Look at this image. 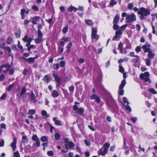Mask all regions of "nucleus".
Returning <instances> with one entry per match:
<instances>
[{"label": "nucleus", "mask_w": 157, "mask_h": 157, "mask_svg": "<svg viewBox=\"0 0 157 157\" xmlns=\"http://www.w3.org/2000/svg\"><path fill=\"white\" fill-rule=\"evenodd\" d=\"M137 13L140 15V18L142 20L146 18V17L150 14V11L148 9L144 7H141L140 8Z\"/></svg>", "instance_id": "1"}, {"label": "nucleus", "mask_w": 157, "mask_h": 157, "mask_svg": "<svg viewBox=\"0 0 157 157\" xmlns=\"http://www.w3.org/2000/svg\"><path fill=\"white\" fill-rule=\"evenodd\" d=\"M126 20L128 23L135 21L136 20V16L133 13L127 14L126 17Z\"/></svg>", "instance_id": "2"}, {"label": "nucleus", "mask_w": 157, "mask_h": 157, "mask_svg": "<svg viewBox=\"0 0 157 157\" xmlns=\"http://www.w3.org/2000/svg\"><path fill=\"white\" fill-rule=\"evenodd\" d=\"M126 83L125 79H123L121 82V84L119 87L118 90L119 94L120 95H122L124 94V90L123 88Z\"/></svg>", "instance_id": "3"}, {"label": "nucleus", "mask_w": 157, "mask_h": 157, "mask_svg": "<svg viewBox=\"0 0 157 157\" xmlns=\"http://www.w3.org/2000/svg\"><path fill=\"white\" fill-rule=\"evenodd\" d=\"M97 33V29L94 28H93L91 35V38L92 41H93L94 39L98 40L99 39V36Z\"/></svg>", "instance_id": "4"}, {"label": "nucleus", "mask_w": 157, "mask_h": 157, "mask_svg": "<svg viewBox=\"0 0 157 157\" xmlns=\"http://www.w3.org/2000/svg\"><path fill=\"white\" fill-rule=\"evenodd\" d=\"M65 145L67 151H68L69 149H71L75 146L74 144L72 141H70L68 144H65Z\"/></svg>", "instance_id": "5"}, {"label": "nucleus", "mask_w": 157, "mask_h": 157, "mask_svg": "<svg viewBox=\"0 0 157 157\" xmlns=\"http://www.w3.org/2000/svg\"><path fill=\"white\" fill-rule=\"evenodd\" d=\"M151 46V45L148 44L147 43H146V44L143 46L142 47V48L144 50V52H148L151 51V49L150 48V47Z\"/></svg>", "instance_id": "6"}, {"label": "nucleus", "mask_w": 157, "mask_h": 157, "mask_svg": "<svg viewBox=\"0 0 157 157\" xmlns=\"http://www.w3.org/2000/svg\"><path fill=\"white\" fill-rule=\"evenodd\" d=\"M16 144L17 138L16 137H15L13 139V141L11 143V147L14 151H15L16 147Z\"/></svg>", "instance_id": "7"}, {"label": "nucleus", "mask_w": 157, "mask_h": 157, "mask_svg": "<svg viewBox=\"0 0 157 157\" xmlns=\"http://www.w3.org/2000/svg\"><path fill=\"white\" fill-rule=\"evenodd\" d=\"M149 76L148 72H146L144 74H141L140 75V78L141 80H143L144 78L148 77Z\"/></svg>", "instance_id": "8"}, {"label": "nucleus", "mask_w": 157, "mask_h": 157, "mask_svg": "<svg viewBox=\"0 0 157 157\" xmlns=\"http://www.w3.org/2000/svg\"><path fill=\"white\" fill-rule=\"evenodd\" d=\"M36 58H29L28 59L24 58V60L26 62H28L30 64L33 63L35 61Z\"/></svg>", "instance_id": "9"}, {"label": "nucleus", "mask_w": 157, "mask_h": 157, "mask_svg": "<svg viewBox=\"0 0 157 157\" xmlns=\"http://www.w3.org/2000/svg\"><path fill=\"white\" fill-rule=\"evenodd\" d=\"M53 76L55 78V81L57 82L58 84L59 85L60 84V78L58 76L56 73L53 74Z\"/></svg>", "instance_id": "10"}, {"label": "nucleus", "mask_w": 157, "mask_h": 157, "mask_svg": "<svg viewBox=\"0 0 157 157\" xmlns=\"http://www.w3.org/2000/svg\"><path fill=\"white\" fill-rule=\"evenodd\" d=\"M108 151L103 149L102 150V148L100 149L98 151V154L99 155H100L102 156H104L105 155Z\"/></svg>", "instance_id": "11"}, {"label": "nucleus", "mask_w": 157, "mask_h": 157, "mask_svg": "<svg viewBox=\"0 0 157 157\" xmlns=\"http://www.w3.org/2000/svg\"><path fill=\"white\" fill-rule=\"evenodd\" d=\"M11 64H12V63L11 64V65H9L8 63H6L4 65H2L0 67V73H1V72H2V69L3 68L8 67V68H10L11 67Z\"/></svg>", "instance_id": "12"}, {"label": "nucleus", "mask_w": 157, "mask_h": 157, "mask_svg": "<svg viewBox=\"0 0 157 157\" xmlns=\"http://www.w3.org/2000/svg\"><path fill=\"white\" fill-rule=\"evenodd\" d=\"M53 119L56 124L60 126L62 125L63 122L61 121L57 120V118H53Z\"/></svg>", "instance_id": "13"}, {"label": "nucleus", "mask_w": 157, "mask_h": 157, "mask_svg": "<svg viewBox=\"0 0 157 157\" xmlns=\"http://www.w3.org/2000/svg\"><path fill=\"white\" fill-rule=\"evenodd\" d=\"M118 49L120 50V52L122 54L123 53V43L122 42H120L118 44Z\"/></svg>", "instance_id": "14"}, {"label": "nucleus", "mask_w": 157, "mask_h": 157, "mask_svg": "<svg viewBox=\"0 0 157 157\" xmlns=\"http://www.w3.org/2000/svg\"><path fill=\"white\" fill-rule=\"evenodd\" d=\"M119 16L117 15L114 17L113 22V24H117L119 19Z\"/></svg>", "instance_id": "15"}, {"label": "nucleus", "mask_w": 157, "mask_h": 157, "mask_svg": "<svg viewBox=\"0 0 157 157\" xmlns=\"http://www.w3.org/2000/svg\"><path fill=\"white\" fill-rule=\"evenodd\" d=\"M30 97L31 100L34 101V102H36L37 100L36 99V97L33 91H31Z\"/></svg>", "instance_id": "16"}, {"label": "nucleus", "mask_w": 157, "mask_h": 157, "mask_svg": "<svg viewBox=\"0 0 157 157\" xmlns=\"http://www.w3.org/2000/svg\"><path fill=\"white\" fill-rule=\"evenodd\" d=\"M26 10L24 9H21V18L24 19L25 18V13Z\"/></svg>", "instance_id": "17"}, {"label": "nucleus", "mask_w": 157, "mask_h": 157, "mask_svg": "<svg viewBox=\"0 0 157 157\" xmlns=\"http://www.w3.org/2000/svg\"><path fill=\"white\" fill-rule=\"evenodd\" d=\"M155 56V54L152 53L151 51H150L148 52V56L149 58L151 59H153Z\"/></svg>", "instance_id": "18"}, {"label": "nucleus", "mask_w": 157, "mask_h": 157, "mask_svg": "<svg viewBox=\"0 0 157 157\" xmlns=\"http://www.w3.org/2000/svg\"><path fill=\"white\" fill-rule=\"evenodd\" d=\"M52 95L54 98L57 97L59 96V93L56 90H54L52 93Z\"/></svg>", "instance_id": "19"}, {"label": "nucleus", "mask_w": 157, "mask_h": 157, "mask_svg": "<svg viewBox=\"0 0 157 157\" xmlns=\"http://www.w3.org/2000/svg\"><path fill=\"white\" fill-rule=\"evenodd\" d=\"M110 146V144L109 143H106L103 146V148L104 149L108 151V149Z\"/></svg>", "instance_id": "20"}, {"label": "nucleus", "mask_w": 157, "mask_h": 157, "mask_svg": "<svg viewBox=\"0 0 157 157\" xmlns=\"http://www.w3.org/2000/svg\"><path fill=\"white\" fill-rule=\"evenodd\" d=\"M26 89L25 87H22V90H21V92L20 94V96L21 97H22L23 95H24L25 94L26 92ZM23 97H24V96H23Z\"/></svg>", "instance_id": "21"}, {"label": "nucleus", "mask_w": 157, "mask_h": 157, "mask_svg": "<svg viewBox=\"0 0 157 157\" xmlns=\"http://www.w3.org/2000/svg\"><path fill=\"white\" fill-rule=\"evenodd\" d=\"M117 2L115 0H110L109 3V6L111 7H113L114 5L117 4Z\"/></svg>", "instance_id": "22"}, {"label": "nucleus", "mask_w": 157, "mask_h": 157, "mask_svg": "<svg viewBox=\"0 0 157 157\" xmlns=\"http://www.w3.org/2000/svg\"><path fill=\"white\" fill-rule=\"evenodd\" d=\"M14 85L15 84L14 83H13L11 85H10L8 87L6 88V91H10L11 89L14 86Z\"/></svg>", "instance_id": "23"}, {"label": "nucleus", "mask_w": 157, "mask_h": 157, "mask_svg": "<svg viewBox=\"0 0 157 157\" xmlns=\"http://www.w3.org/2000/svg\"><path fill=\"white\" fill-rule=\"evenodd\" d=\"M42 38L38 37L35 39V42L36 44H39L42 41Z\"/></svg>", "instance_id": "24"}, {"label": "nucleus", "mask_w": 157, "mask_h": 157, "mask_svg": "<svg viewBox=\"0 0 157 157\" xmlns=\"http://www.w3.org/2000/svg\"><path fill=\"white\" fill-rule=\"evenodd\" d=\"M84 111V110L81 108H78L77 110V112L80 115H82Z\"/></svg>", "instance_id": "25"}, {"label": "nucleus", "mask_w": 157, "mask_h": 157, "mask_svg": "<svg viewBox=\"0 0 157 157\" xmlns=\"http://www.w3.org/2000/svg\"><path fill=\"white\" fill-rule=\"evenodd\" d=\"M28 141V139L26 136H23L22 137V142L23 143H26Z\"/></svg>", "instance_id": "26"}, {"label": "nucleus", "mask_w": 157, "mask_h": 157, "mask_svg": "<svg viewBox=\"0 0 157 157\" xmlns=\"http://www.w3.org/2000/svg\"><path fill=\"white\" fill-rule=\"evenodd\" d=\"M85 22L87 25H92L93 24L92 21L89 19L85 20Z\"/></svg>", "instance_id": "27"}, {"label": "nucleus", "mask_w": 157, "mask_h": 157, "mask_svg": "<svg viewBox=\"0 0 157 157\" xmlns=\"http://www.w3.org/2000/svg\"><path fill=\"white\" fill-rule=\"evenodd\" d=\"M40 140L42 142H45L48 141V138L46 136H42L40 138Z\"/></svg>", "instance_id": "28"}, {"label": "nucleus", "mask_w": 157, "mask_h": 157, "mask_svg": "<svg viewBox=\"0 0 157 157\" xmlns=\"http://www.w3.org/2000/svg\"><path fill=\"white\" fill-rule=\"evenodd\" d=\"M62 39L65 42H67L71 40V38L69 37H63L62 38Z\"/></svg>", "instance_id": "29"}, {"label": "nucleus", "mask_w": 157, "mask_h": 157, "mask_svg": "<svg viewBox=\"0 0 157 157\" xmlns=\"http://www.w3.org/2000/svg\"><path fill=\"white\" fill-rule=\"evenodd\" d=\"M148 91L154 94H157L156 91L153 89L150 88L148 89Z\"/></svg>", "instance_id": "30"}, {"label": "nucleus", "mask_w": 157, "mask_h": 157, "mask_svg": "<svg viewBox=\"0 0 157 157\" xmlns=\"http://www.w3.org/2000/svg\"><path fill=\"white\" fill-rule=\"evenodd\" d=\"M41 114L44 116H46L47 117H50L49 115H47V112L45 110H43L41 112Z\"/></svg>", "instance_id": "31"}, {"label": "nucleus", "mask_w": 157, "mask_h": 157, "mask_svg": "<svg viewBox=\"0 0 157 157\" xmlns=\"http://www.w3.org/2000/svg\"><path fill=\"white\" fill-rule=\"evenodd\" d=\"M39 138L37 136L36 134L33 135L32 137V140L33 141H36L37 140V139Z\"/></svg>", "instance_id": "32"}, {"label": "nucleus", "mask_w": 157, "mask_h": 157, "mask_svg": "<svg viewBox=\"0 0 157 157\" xmlns=\"http://www.w3.org/2000/svg\"><path fill=\"white\" fill-rule=\"evenodd\" d=\"M150 61V59L148 58L146 59H145V63L147 66H149L151 65Z\"/></svg>", "instance_id": "33"}, {"label": "nucleus", "mask_w": 157, "mask_h": 157, "mask_svg": "<svg viewBox=\"0 0 157 157\" xmlns=\"http://www.w3.org/2000/svg\"><path fill=\"white\" fill-rule=\"evenodd\" d=\"M12 39L11 38L9 37L7 38V43L8 44H10L12 41Z\"/></svg>", "instance_id": "34"}, {"label": "nucleus", "mask_w": 157, "mask_h": 157, "mask_svg": "<svg viewBox=\"0 0 157 157\" xmlns=\"http://www.w3.org/2000/svg\"><path fill=\"white\" fill-rule=\"evenodd\" d=\"M38 37H41L42 38V36H43L42 33L41 31L38 29Z\"/></svg>", "instance_id": "35"}, {"label": "nucleus", "mask_w": 157, "mask_h": 157, "mask_svg": "<svg viewBox=\"0 0 157 157\" xmlns=\"http://www.w3.org/2000/svg\"><path fill=\"white\" fill-rule=\"evenodd\" d=\"M13 157H20V154L18 151L14 153Z\"/></svg>", "instance_id": "36"}, {"label": "nucleus", "mask_w": 157, "mask_h": 157, "mask_svg": "<svg viewBox=\"0 0 157 157\" xmlns=\"http://www.w3.org/2000/svg\"><path fill=\"white\" fill-rule=\"evenodd\" d=\"M127 24H125L124 25L122 26L120 28V30L121 31H123L125 28L127 27Z\"/></svg>", "instance_id": "37"}, {"label": "nucleus", "mask_w": 157, "mask_h": 157, "mask_svg": "<svg viewBox=\"0 0 157 157\" xmlns=\"http://www.w3.org/2000/svg\"><path fill=\"white\" fill-rule=\"evenodd\" d=\"M143 80H144L145 82H148L149 83H150L151 82V80L149 77L144 78Z\"/></svg>", "instance_id": "38"}, {"label": "nucleus", "mask_w": 157, "mask_h": 157, "mask_svg": "<svg viewBox=\"0 0 157 157\" xmlns=\"http://www.w3.org/2000/svg\"><path fill=\"white\" fill-rule=\"evenodd\" d=\"M53 69H58L59 67V65L58 63L54 64L53 65Z\"/></svg>", "instance_id": "39"}, {"label": "nucleus", "mask_w": 157, "mask_h": 157, "mask_svg": "<svg viewBox=\"0 0 157 157\" xmlns=\"http://www.w3.org/2000/svg\"><path fill=\"white\" fill-rule=\"evenodd\" d=\"M6 97V94H3L0 97V100H5Z\"/></svg>", "instance_id": "40"}, {"label": "nucleus", "mask_w": 157, "mask_h": 157, "mask_svg": "<svg viewBox=\"0 0 157 157\" xmlns=\"http://www.w3.org/2000/svg\"><path fill=\"white\" fill-rule=\"evenodd\" d=\"M4 145V141L3 139H1L0 141V147H3Z\"/></svg>", "instance_id": "41"}, {"label": "nucleus", "mask_w": 157, "mask_h": 157, "mask_svg": "<svg viewBox=\"0 0 157 157\" xmlns=\"http://www.w3.org/2000/svg\"><path fill=\"white\" fill-rule=\"evenodd\" d=\"M47 155L50 156H52L53 155L54 153L52 151H49L47 152Z\"/></svg>", "instance_id": "42"}, {"label": "nucleus", "mask_w": 157, "mask_h": 157, "mask_svg": "<svg viewBox=\"0 0 157 157\" xmlns=\"http://www.w3.org/2000/svg\"><path fill=\"white\" fill-rule=\"evenodd\" d=\"M40 17L38 16H36L32 18V20L36 21H39V20Z\"/></svg>", "instance_id": "43"}, {"label": "nucleus", "mask_w": 157, "mask_h": 157, "mask_svg": "<svg viewBox=\"0 0 157 157\" xmlns=\"http://www.w3.org/2000/svg\"><path fill=\"white\" fill-rule=\"evenodd\" d=\"M44 80L46 82H48L49 80V78L48 75H46L44 77Z\"/></svg>", "instance_id": "44"}, {"label": "nucleus", "mask_w": 157, "mask_h": 157, "mask_svg": "<svg viewBox=\"0 0 157 157\" xmlns=\"http://www.w3.org/2000/svg\"><path fill=\"white\" fill-rule=\"evenodd\" d=\"M68 31V27L66 26L63 29V32L64 33H66Z\"/></svg>", "instance_id": "45"}, {"label": "nucleus", "mask_w": 157, "mask_h": 157, "mask_svg": "<svg viewBox=\"0 0 157 157\" xmlns=\"http://www.w3.org/2000/svg\"><path fill=\"white\" fill-rule=\"evenodd\" d=\"M55 137L56 140H58L60 137L59 134L58 133H56L55 134Z\"/></svg>", "instance_id": "46"}, {"label": "nucleus", "mask_w": 157, "mask_h": 157, "mask_svg": "<svg viewBox=\"0 0 157 157\" xmlns=\"http://www.w3.org/2000/svg\"><path fill=\"white\" fill-rule=\"evenodd\" d=\"M73 10V6H71L69 7L67 9V11L69 12L72 11Z\"/></svg>", "instance_id": "47"}, {"label": "nucleus", "mask_w": 157, "mask_h": 157, "mask_svg": "<svg viewBox=\"0 0 157 157\" xmlns=\"http://www.w3.org/2000/svg\"><path fill=\"white\" fill-rule=\"evenodd\" d=\"M133 7V5L132 3H129L128 5V8L130 10L132 9Z\"/></svg>", "instance_id": "48"}, {"label": "nucleus", "mask_w": 157, "mask_h": 157, "mask_svg": "<svg viewBox=\"0 0 157 157\" xmlns=\"http://www.w3.org/2000/svg\"><path fill=\"white\" fill-rule=\"evenodd\" d=\"M60 65L61 67H63L65 66V62L64 61H62L60 62Z\"/></svg>", "instance_id": "49"}, {"label": "nucleus", "mask_w": 157, "mask_h": 157, "mask_svg": "<svg viewBox=\"0 0 157 157\" xmlns=\"http://www.w3.org/2000/svg\"><path fill=\"white\" fill-rule=\"evenodd\" d=\"M116 35L118 36V35L122 34V32L120 30L116 32Z\"/></svg>", "instance_id": "50"}, {"label": "nucleus", "mask_w": 157, "mask_h": 157, "mask_svg": "<svg viewBox=\"0 0 157 157\" xmlns=\"http://www.w3.org/2000/svg\"><path fill=\"white\" fill-rule=\"evenodd\" d=\"M20 34H21V32L20 31H19L18 32H16L15 33V35H16V37L17 38H19L20 37Z\"/></svg>", "instance_id": "51"}, {"label": "nucleus", "mask_w": 157, "mask_h": 157, "mask_svg": "<svg viewBox=\"0 0 157 157\" xmlns=\"http://www.w3.org/2000/svg\"><path fill=\"white\" fill-rule=\"evenodd\" d=\"M135 50L137 52H140L141 51L140 47L139 46L137 47L135 49Z\"/></svg>", "instance_id": "52"}, {"label": "nucleus", "mask_w": 157, "mask_h": 157, "mask_svg": "<svg viewBox=\"0 0 157 157\" xmlns=\"http://www.w3.org/2000/svg\"><path fill=\"white\" fill-rule=\"evenodd\" d=\"M74 89V87L73 85H72L69 87V90L71 92H73Z\"/></svg>", "instance_id": "53"}, {"label": "nucleus", "mask_w": 157, "mask_h": 157, "mask_svg": "<svg viewBox=\"0 0 157 157\" xmlns=\"http://www.w3.org/2000/svg\"><path fill=\"white\" fill-rule=\"evenodd\" d=\"M126 110H128V111L130 112L131 111V109L130 106L128 104L126 105Z\"/></svg>", "instance_id": "54"}, {"label": "nucleus", "mask_w": 157, "mask_h": 157, "mask_svg": "<svg viewBox=\"0 0 157 157\" xmlns=\"http://www.w3.org/2000/svg\"><path fill=\"white\" fill-rule=\"evenodd\" d=\"M84 142L85 144L87 146H90V142L87 140H85Z\"/></svg>", "instance_id": "55"}, {"label": "nucleus", "mask_w": 157, "mask_h": 157, "mask_svg": "<svg viewBox=\"0 0 157 157\" xmlns=\"http://www.w3.org/2000/svg\"><path fill=\"white\" fill-rule=\"evenodd\" d=\"M36 141V144L37 147H39L40 146V141L39 140V139H37V140L35 141Z\"/></svg>", "instance_id": "56"}, {"label": "nucleus", "mask_w": 157, "mask_h": 157, "mask_svg": "<svg viewBox=\"0 0 157 157\" xmlns=\"http://www.w3.org/2000/svg\"><path fill=\"white\" fill-rule=\"evenodd\" d=\"M32 9L36 11H38L39 10L38 7L35 5H34L32 7Z\"/></svg>", "instance_id": "57"}, {"label": "nucleus", "mask_w": 157, "mask_h": 157, "mask_svg": "<svg viewBox=\"0 0 157 157\" xmlns=\"http://www.w3.org/2000/svg\"><path fill=\"white\" fill-rule=\"evenodd\" d=\"M123 101L124 103H127L128 104H129V102L127 100V99L125 97H124L123 98Z\"/></svg>", "instance_id": "58"}, {"label": "nucleus", "mask_w": 157, "mask_h": 157, "mask_svg": "<svg viewBox=\"0 0 157 157\" xmlns=\"http://www.w3.org/2000/svg\"><path fill=\"white\" fill-rule=\"evenodd\" d=\"M28 36L27 35H25L24 37L22 39V40L23 41L26 42H27L28 40Z\"/></svg>", "instance_id": "59"}, {"label": "nucleus", "mask_w": 157, "mask_h": 157, "mask_svg": "<svg viewBox=\"0 0 157 157\" xmlns=\"http://www.w3.org/2000/svg\"><path fill=\"white\" fill-rule=\"evenodd\" d=\"M97 96L95 94L92 95L90 97V99H96L97 98Z\"/></svg>", "instance_id": "60"}, {"label": "nucleus", "mask_w": 157, "mask_h": 157, "mask_svg": "<svg viewBox=\"0 0 157 157\" xmlns=\"http://www.w3.org/2000/svg\"><path fill=\"white\" fill-rule=\"evenodd\" d=\"M113 24V29L115 30H117L118 29H119V26L117 25V24Z\"/></svg>", "instance_id": "61"}, {"label": "nucleus", "mask_w": 157, "mask_h": 157, "mask_svg": "<svg viewBox=\"0 0 157 157\" xmlns=\"http://www.w3.org/2000/svg\"><path fill=\"white\" fill-rule=\"evenodd\" d=\"M35 113V111L34 109H31L29 111V113L32 115L34 114Z\"/></svg>", "instance_id": "62"}, {"label": "nucleus", "mask_w": 157, "mask_h": 157, "mask_svg": "<svg viewBox=\"0 0 157 157\" xmlns=\"http://www.w3.org/2000/svg\"><path fill=\"white\" fill-rule=\"evenodd\" d=\"M119 71L121 73H123L124 71V68L122 66L119 67Z\"/></svg>", "instance_id": "63"}, {"label": "nucleus", "mask_w": 157, "mask_h": 157, "mask_svg": "<svg viewBox=\"0 0 157 157\" xmlns=\"http://www.w3.org/2000/svg\"><path fill=\"white\" fill-rule=\"evenodd\" d=\"M2 129H6V126L5 124L2 123L0 125V128Z\"/></svg>", "instance_id": "64"}]
</instances>
